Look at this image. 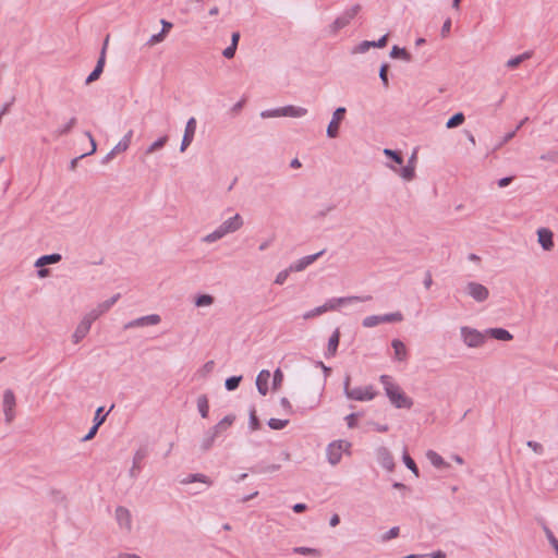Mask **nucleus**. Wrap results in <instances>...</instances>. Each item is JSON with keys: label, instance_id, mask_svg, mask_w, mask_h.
<instances>
[{"label": "nucleus", "instance_id": "60", "mask_svg": "<svg viewBox=\"0 0 558 558\" xmlns=\"http://www.w3.org/2000/svg\"><path fill=\"white\" fill-rule=\"evenodd\" d=\"M262 118H276L283 117L281 114V108L265 110L260 113Z\"/></svg>", "mask_w": 558, "mask_h": 558}, {"label": "nucleus", "instance_id": "18", "mask_svg": "<svg viewBox=\"0 0 558 558\" xmlns=\"http://www.w3.org/2000/svg\"><path fill=\"white\" fill-rule=\"evenodd\" d=\"M376 457L378 463L387 471L391 472L395 469V460L388 448L379 447L376 450Z\"/></svg>", "mask_w": 558, "mask_h": 558}, {"label": "nucleus", "instance_id": "63", "mask_svg": "<svg viewBox=\"0 0 558 558\" xmlns=\"http://www.w3.org/2000/svg\"><path fill=\"white\" fill-rule=\"evenodd\" d=\"M236 47L235 46H228L226 49H223L222 51V56L226 58V59H232L234 56H235V52H236Z\"/></svg>", "mask_w": 558, "mask_h": 558}, {"label": "nucleus", "instance_id": "27", "mask_svg": "<svg viewBox=\"0 0 558 558\" xmlns=\"http://www.w3.org/2000/svg\"><path fill=\"white\" fill-rule=\"evenodd\" d=\"M307 113V109L303 107H296L293 105H288L284 107H281V114L283 117H291V118H301Z\"/></svg>", "mask_w": 558, "mask_h": 558}, {"label": "nucleus", "instance_id": "23", "mask_svg": "<svg viewBox=\"0 0 558 558\" xmlns=\"http://www.w3.org/2000/svg\"><path fill=\"white\" fill-rule=\"evenodd\" d=\"M486 336H489L499 341H510L513 339V336L505 328L496 327L488 328L485 330Z\"/></svg>", "mask_w": 558, "mask_h": 558}, {"label": "nucleus", "instance_id": "42", "mask_svg": "<svg viewBox=\"0 0 558 558\" xmlns=\"http://www.w3.org/2000/svg\"><path fill=\"white\" fill-rule=\"evenodd\" d=\"M120 296V293H117L112 295L110 299L99 303L97 306L99 308V312L102 314L107 313L118 302Z\"/></svg>", "mask_w": 558, "mask_h": 558}, {"label": "nucleus", "instance_id": "11", "mask_svg": "<svg viewBox=\"0 0 558 558\" xmlns=\"http://www.w3.org/2000/svg\"><path fill=\"white\" fill-rule=\"evenodd\" d=\"M108 39L109 38L107 37L102 45L99 58L97 60V63H96L94 70L89 73V75L85 80L86 85H89L93 82L97 81L104 72V68L106 64V50H107Z\"/></svg>", "mask_w": 558, "mask_h": 558}, {"label": "nucleus", "instance_id": "30", "mask_svg": "<svg viewBox=\"0 0 558 558\" xmlns=\"http://www.w3.org/2000/svg\"><path fill=\"white\" fill-rule=\"evenodd\" d=\"M426 458L437 469H445L449 466L444 458L434 450H428L426 452Z\"/></svg>", "mask_w": 558, "mask_h": 558}, {"label": "nucleus", "instance_id": "36", "mask_svg": "<svg viewBox=\"0 0 558 558\" xmlns=\"http://www.w3.org/2000/svg\"><path fill=\"white\" fill-rule=\"evenodd\" d=\"M132 136H133V131L130 130L123 137L122 140L113 147L114 150L120 154V153H123L129 147H130V144H131V141H132Z\"/></svg>", "mask_w": 558, "mask_h": 558}, {"label": "nucleus", "instance_id": "39", "mask_svg": "<svg viewBox=\"0 0 558 558\" xmlns=\"http://www.w3.org/2000/svg\"><path fill=\"white\" fill-rule=\"evenodd\" d=\"M195 482H201L208 485L211 484L209 477L201 473L190 474L181 481L182 484H191Z\"/></svg>", "mask_w": 558, "mask_h": 558}, {"label": "nucleus", "instance_id": "55", "mask_svg": "<svg viewBox=\"0 0 558 558\" xmlns=\"http://www.w3.org/2000/svg\"><path fill=\"white\" fill-rule=\"evenodd\" d=\"M290 272H293V270H290V267L287 269L281 270L275 279L276 284H283L286 280L288 279Z\"/></svg>", "mask_w": 558, "mask_h": 558}, {"label": "nucleus", "instance_id": "38", "mask_svg": "<svg viewBox=\"0 0 558 558\" xmlns=\"http://www.w3.org/2000/svg\"><path fill=\"white\" fill-rule=\"evenodd\" d=\"M402 461L404 463V465L416 476L418 477L420 476V470L415 463V461L410 457V454L408 453L407 449L403 451V454H402Z\"/></svg>", "mask_w": 558, "mask_h": 558}, {"label": "nucleus", "instance_id": "48", "mask_svg": "<svg viewBox=\"0 0 558 558\" xmlns=\"http://www.w3.org/2000/svg\"><path fill=\"white\" fill-rule=\"evenodd\" d=\"M283 377V373L279 367L275 369L272 375V390H278L281 387Z\"/></svg>", "mask_w": 558, "mask_h": 558}, {"label": "nucleus", "instance_id": "45", "mask_svg": "<svg viewBox=\"0 0 558 558\" xmlns=\"http://www.w3.org/2000/svg\"><path fill=\"white\" fill-rule=\"evenodd\" d=\"M242 378L243 377L241 375L228 377L225 381V388L228 391L235 390L239 387L240 383L242 381Z\"/></svg>", "mask_w": 558, "mask_h": 558}, {"label": "nucleus", "instance_id": "61", "mask_svg": "<svg viewBox=\"0 0 558 558\" xmlns=\"http://www.w3.org/2000/svg\"><path fill=\"white\" fill-rule=\"evenodd\" d=\"M526 445L537 454H542L544 452V447L537 441L529 440Z\"/></svg>", "mask_w": 558, "mask_h": 558}, {"label": "nucleus", "instance_id": "10", "mask_svg": "<svg viewBox=\"0 0 558 558\" xmlns=\"http://www.w3.org/2000/svg\"><path fill=\"white\" fill-rule=\"evenodd\" d=\"M417 161L416 150L409 157L408 163L398 169L395 166H389L393 171L398 172L405 181H412L415 178V165Z\"/></svg>", "mask_w": 558, "mask_h": 558}, {"label": "nucleus", "instance_id": "52", "mask_svg": "<svg viewBox=\"0 0 558 558\" xmlns=\"http://www.w3.org/2000/svg\"><path fill=\"white\" fill-rule=\"evenodd\" d=\"M324 313H326V312H325V308H324V306H323V305H320V306H317V307H315V308H313V310H311V311H308V312L304 313L303 318H304V319H311V318H314V317H316V316H319V315H322V314H324Z\"/></svg>", "mask_w": 558, "mask_h": 558}, {"label": "nucleus", "instance_id": "17", "mask_svg": "<svg viewBox=\"0 0 558 558\" xmlns=\"http://www.w3.org/2000/svg\"><path fill=\"white\" fill-rule=\"evenodd\" d=\"M148 456L146 447H141L136 450L133 457V464L129 471V475L132 478H136L142 470V461Z\"/></svg>", "mask_w": 558, "mask_h": 558}, {"label": "nucleus", "instance_id": "62", "mask_svg": "<svg viewBox=\"0 0 558 558\" xmlns=\"http://www.w3.org/2000/svg\"><path fill=\"white\" fill-rule=\"evenodd\" d=\"M98 429H99V426H97L96 424H93V426L89 428L88 433L82 438V441H87V440L93 439L96 436Z\"/></svg>", "mask_w": 558, "mask_h": 558}, {"label": "nucleus", "instance_id": "31", "mask_svg": "<svg viewBox=\"0 0 558 558\" xmlns=\"http://www.w3.org/2000/svg\"><path fill=\"white\" fill-rule=\"evenodd\" d=\"M389 56L392 59H402L407 62H410L412 60L411 53L403 47H399L397 45L392 46Z\"/></svg>", "mask_w": 558, "mask_h": 558}, {"label": "nucleus", "instance_id": "54", "mask_svg": "<svg viewBox=\"0 0 558 558\" xmlns=\"http://www.w3.org/2000/svg\"><path fill=\"white\" fill-rule=\"evenodd\" d=\"M102 313L99 312V308H93L90 312H88L83 320H87L89 325H92L99 316H101Z\"/></svg>", "mask_w": 558, "mask_h": 558}, {"label": "nucleus", "instance_id": "29", "mask_svg": "<svg viewBox=\"0 0 558 558\" xmlns=\"http://www.w3.org/2000/svg\"><path fill=\"white\" fill-rule=\"evenodd\" d=\"M169 141V136L168 135H162L160 136L159 138H157L155 142H153L144 151V156H147V155H150V154H154L160 149H162L166 144L168 143Z\"/></svg>", "mask_w": 558, "mask_h": 558}, {"label": "nucleus", "instance_id": "8", "mask_svg": "<svg viewBox=\"0 0 558 558\" xmlns=\"http://www.w3.org/2000/svg\"><path fill=\"white\" fill-rule=\"evenodd\" d=\"M345 113H347V109L344 107H338L333 111L331 121L329 122L327 130H326V135L329 138H337L339 136L340 123L344 119Z\"/></svg>", "mask_w": 558, "mask_h": 558}, {"label": "nucleus", "instance_id": "53", "mask_svg": "<svg viewBox=\"0 0 558 558\" xmlns=\"http://www.w3.org/2000/svg\"><path fill=\"white\" fill-rule=\"evenodd\" d=\"M541 160L558 163V150H549L539 157Z\"/></svg>", "mask_w": 558, "mask_h": 558}, {"label": "nucleus", "instance_id": "46", "mask_svg": "<svg viewBox=\"0 0 558 558\" xmlns=\"http://www.w3.org/2000/svg\"><path fill=\"white\" fill-rule=\"evenodd\" d=\"M289 424V420L270 418L267 425L275 430L283 429Z\"/></svg>", "mask_w": 558, "mask_h": 558}, {"label": "nucleus", "instance_id": "49", "mask_svg": "<svg viewBox=\"0 0 558 558\" xmlns=\"http://www.w3.org/2000/svg\"><path fill=\"white\" fill-rule=\"evenodd\" d=\"M388 71H389V64L383 63L379 68V78L385 88L389 87Z\"/></svg>", "mask_w": 558, "mask_h": 558}, {"label": "nucleus", "instance_id": "59", "mask_svg": "<svg viewBox=\"0 0 558 558\" xmlns=\"http://www.w3.org/2000/svg\"><path fill=\"white\" fill-rule=\"evenodd\" d=\"M360 417V413H351L345 416V421L349 428H354L357 426V421Z\"/></svg>", "mask_w": 558, "mask_h": 558}, {"label": "nucleus", "instance_id": "13", "mask_svg": "<svg viewBox=\"0 0 558 558\" xmlns=\"http://www.w3.org/2000/svg\"><path fill=\"white\" fill-rule=\"evenodd\" d=\"M388 34H385L377 40H363L353 48L352 53H365L371 48H384L388 44Z\"/></svg>", "mask_w": 558, "mask_h": 558}, {"label": "nucleus", "instance_id": "44", "mask_svg": "<svg viewBox=\"0 0 558 558\" xmlns=\"http://www.w3.org/2000/svg\"><path fill=\"white\" fill-rule=\"evenodd\" d=\"M215 302V298L207 293L198 294L195 298V305L197 307L209 306Z\"/></svg>", "mask_w": 558, "mask_h": 558}, {"label": "nucleus", "instance_id": "20", "mask_svg": "<svg viewBox=\"0 0 558 558\" xmlns=\"http://www.w3.org/2000/svg\"><path fill=\"white\" fill-rule=\"evenodd\" d=\"M340 336L341 335L339 328H336V330L331 333L328 340L327 350L325 351V357L329 359L337 354L340 342Z\"/></svg>", "mask_w": 558, "mask_h": 558}, {"label": "nucleus", "instance_id": "32", "mask_svg": "<svg viewBox=\"0 0 558 558\" xmlns=\"http://www.w3.org/2000/svg\"><path fill=\"white\" fill-rule=\"evenodd\" d=\"M197 409L203 418H207L209 414V401L206 395L197 398Z\"/></svg>", "mask_w": 558, "mask_h": 558}, {"label": "nucleus", "instance_id": "6", "mask_svg": "<svg viewBox=\"0 0 558 558\" xmlns=\"http://www.w3.org/2000/svg\"><path fill=\"white\" fill-rule=\"evenodd\" d=\"M403 320L401 312L388 313L384 315H371L363 319L362 325L366 328L375 327L381 323H399Z\"/></svg>", "mask_w": 558, "mask_h": 558}, {"label": "nucleus", "instance_id": "56", "mask_svg": "<svg viewBox=\"0 0 558 558\" xmlns=\"http://www.w3.org/2000/svg\"><path fill=\"white\" fill-rule=\"evenodd\" d=\"M545 533H546L548 542L550 543V545L553 546V548L555 549V551L558 556V539L556 538L554 533L548 527H545Z\"/></svg>", "mask_w": 558, "mask_h": 558}, {"label": "nucleus", "instance_id": "64", "mask_svg": "<svg viewBox=\"0 0 558 558\" xmlns=\"http://www.w3.org/2000/svg\"><path fill=\"white\" fill-rule=\"evenodd\" d=\"M280 404L281 407L283 408V410L288 413V414H292L294 411H293V408H292V404L290 403V401L286 398V397H282L280 399Z\"/></svg>", "mask_w": 558, "mask_h": 558}, {"label": "nucleus", "instance_id": "41", "mask_svg": "<svg viewBox=\"0 0 558 558\" xmlns=\"http://www.w3.org/2000/svg\"><path fill=\"white\" fill-rule=\"evenodd\" d=\"M464 120H465V117H464L463 112H457L448 119V121L446 123V128L447 129L458 128L464 122Z\"/></svg>", "mask_w": 558, "mask_h": 558}, {"label": "nucleus", "instance_id": "37", "mask_svg": "<svg viewBox=\"0 0 558 558\" xmlns=\"http://www.w3.org/2000/svg\"><path fill=\"white\" fill-rule=\"evenodd\" d=\"M217 436L214 435V433L208 429L206 433H205V436L202 440V444H201V449L203 452H207L208 450L211 449L215 440H216Z\"/></svg>", "mask_w": 558, "mask_h": 558}, {"label": "nucleus", "instance_id": "5", "mask_svg": "<svg viewBox=\"0 0 558 558\" xmlns=\"http://www.w3.org/2000/svg\"><path fill=\"white\" fill-rule=\"evenodd\" d=\"M460 332H461L463 342L469 348H478L484 344L485 339H486L485 332L483 333V332L478 331L477 329H474V328H471L468 326L461 327Z\"/></svg>", "mask_w": 558, "mask_h": 558}, {"label": "nucleus", "instance_id": "15", "mask_svg": "<svg viewBox=\"0 0 558 558\" xmlns=\"http://www.w3.org/2000/svg\"><path fill=\"white\" fill-rule=\"evenodd\" d=\"M15 395L11 389L4 390L3 393V412L5 421L11 423L14 418Z\"/></svg>", "mask_w": 558, "mask_h": 558}, {"label": "nucleus", "instance_id": "58", "mask_svg": "<svg viewBox=\"0 0 558 558\" xmlns=\"http://www.w3.org/2000/svg\"><path fill=\"white\" fill-rule=\"evenodd\" d=\"M166 37L167 36L165 35V33H161V32H159L157 34H154L148 39L147 45L148 46H154L156 44H159V43L163 41Z\"/></svg>", "mask_w": 558, "mask_h": 558}, {"label": "nucleus", "instance_id": "40", "mask_svg": "<svg viewBox=\"0 0 558 558\" xmlns=\"http://www.w3.org/2000/svg\"><path fill=\"white\" fill-rule=\"evenodd\" d=\"M384 155L390 159L392 162L399 165V166H402L403 165V156L401 154V151L399 150H393V149H390V148H385L384 149Z\"/></svg>", "mask_w": 558, "mask_h": 558}, {"label": "nucleus", "instance_id": "21", "mask_svg": "<svg viewBox=\"0 0 558 558\" xmlns=\"http://www.w3.org/2000/svg\"><path fill=\"white\" fill-rule=\"evenodd\" d=\"M116 519L121 527H125L128 531L131 530L132 521H131V513L130 511L124 507H118L116 509Z\"/></svg>", "mask_w": 558, "mask_h": 558}, {"label": "nucleus", "instance_id": "57", "mask_svg": "<svg viewBox=\"0 0 558 558\" xmlns=\"http://www.w3.org/2000/svg\"><path fill=\"white\" fill-rule=\"evenodd\" d=\"M279 469H280V464H270L267 466H256V469H252V472L267 473V472H276Z\"/></svg>", "mask_w": 558, "mask_h": 558}, {"label": "nucleus", "instance_id": "51", "mask_svg": "<svg viewBox=\"0 0 558 558\" xmlns=\"http://www.w3.org/2000/svg\"><path fill=\"white\" fill-rule=\"evenodd\" d=\"M76 124V118H71L70 121L57 131L59 136L66 135L71 132L72 128Z\"/></svg>", "mask_w": 558, "mask_h": 558}, {"label": "nucleus", "instance_id": "4", "mask_svg": "<svg viewBox=\"0 0 558 558\" xmlns=\"http://www.w3.org/2000/svg\"><path fill=\"white\" fill-rule=\"evenodd\" d=\"M351 444L347 440H335L330 442L326 449L328 462L336 465L340 462L342 453L348 451Z\"/></svg>", "mask_w": 558, "mask_h": 558}, {"label": "nucleus", "instance_id": "25", "mask_svg": "<svg viewBox=\"0 0 558 558\" xmlns=\"http://www.w3.org/2000/svg\"><path fill=\"white\" fill-rule=\"evenodd\" d=\"M391 347L395 351V360L397 361H405L408 357V351L405 344L400 339H393L391 341Z\"/></svg>", "mask_w": 558, "mask_h": 558}, {"label": "nucleus", "instance_id": "9", "mask_svg": "<svg viewBox=\"0 0 558 558\" xmlns=\"http://www.w3.org/2000/svg\"><path fill=\"white\" fill-rule=\"evenodd\" d=\"M372 300L371 295L365 296H343V298H332L328 300L323 306L325 312L337 310L341 305L351 304L354 302H365Z\"/></svg>", "mask_w": 558, "mask_h": 558}, {"label": "nucleus", "instance_id": "14", "mask_svg": "<svg viewBox=\"0 0 558 558\" xmlns=\"http://www.w3.org/2000/svg\"><path fill=\"white\" fill-rule=\"evenodd\" d=\"M161 318L158 314H150L130 320L124 325V329L154 326L160 323Z\"/></svg>", "mask_w": 558, "mask_h": 558}, {"label": "nucleus", "instance_id": "34", "mask_svg": "<svg viewBox=\"0 0 558 558\" xmlns=\"http://www.w3.org/2000/svg\"><path fill=\"white\" fill-rule=\"evenodd\" d=\"M292 553L295 555H304V556H314V557L322 556V551L319 549L312 548V547H305V546L293 547Z\"/></svg>", "mask_w": 558, "mask_h": 558}, {"label": "nucleus", "instance_id": "22", "mask_svg": "<svg viewBox=\"0 0 558 558\" xmlns=\"http://www.w3.org/2000/svg\"><path fill=\"white\" fill-rule=\"evenodd\" d=\"M269 378H270V372L267 369L260 371L256 377V388L262 396H266L268 393Z\"/></svg>", "mask_w": 558, "mask_h": 558}, {"label": "nucleus", "instance_id": "1", "mask_svg": "<svg viewBox=\"0 0 558 558\" xmlns=\"http://www.w3.org/2000/svg\"><path fill=\"white\" fill-rule=\"evenodd\" d=\"M379 380L384 386L386 396L395 408L411 409L413 407V400L404 393L399 385L392 381L391 376L381 375Z\"/></svg>", "mask_w": 558, "mask_h": 558}, {"label": "nucleus", "instance_id": "43", "mask_svg": "<svg viewBox=\"0 0 558 558\" xmlns=\"http://www.w3.org/2000/svg\"><path fill=\"white\" fill-rule=\"evenodd\" d=\"M196 125H197L196 119L194 117H191L185 124L183 137L194 140L195 132H196Z\"/></svg>", "mask_w": 558, "mask_h": 558}, {"label": "nucleus", "instance_id": "28", "mask_svg": "<svg viewBox=\"0 0 558 558\" xmlns=\"http://www.w3.org/2000/svg\"><path fill=\"white\" fill-rule=\"evenodd\" d=\"M90 327L92 325H89L87 320L82 319L73 333L74 343H78L82 339H84L89 332Z\"/></svg>", "mask_w": 558, "mask_h": 558}, {"label": "nucleus", "instance_id": "16", "mask_svg": "<svg viewBox=\"0 0 558 558\" xmlns=\"http://www.w3.org/2000/svg\"><path fill=\"white\" fill-rule=\"evenodd\" d=\"M326 250H322L315 254L304 256L300 259H298L295 263L290 265V270H293V272H299L304 270L306 267L312 265L315 260H317L320 256L325 254Z\"/></svg>", "mask_w": 558, "mask_h": 558}, {"label": "nucleus", "instance_id": "33", "mask_svg": "<svg viewBox=\"0 0 558 558\" xmlns=\"http://www.w3.org/2000/svg\"><path fill=\"white\" fill-rule=\"evenodd\" d=\"M532 57V51H525L519 56H515L513 58H510L508 61H507V66L509 69H515L518 68L522 62H524L525 60L530 59Z\"/></svg>", "mask_w": 558, "mask_h": 558}, {"label": "nucleus", "instance_id": "35", "mask_svg": "<svg viewBox=\"0 0 558 558\" xmlns=\"http://www.w3.org/2000/svg\"><path fill=\"white\" fill-rule=\"evenodd\" d=\"M113 408H114V404H112V405L110 407V409H109L107 412L105 411V408H104V407H99V408H97V410H96V412H95V416H94V421H93V423L100 427V426L105 423V421H106V418H107L108 414L110 413V411H111Z\"/></svg>", "mask_w": 558, "mask_h": 558}, {"label": "nucleus", "instance_id": "50", "mask_svg": "<svg viewBox=\"0 0 558 558\" xmlns=\"http://www.w3.org/2000/svg\"><path fill=\"white\" fill-rule=\"evenodd\" d=\"M400 529L399 526H392L389 531H387L385 534L381 535V542L386 543L392 538H396L399 536Z\"/></svg>", "mask_w": 558, "mask_h": 558}, {"label": "nucleus", "instance_id": "3", "mask_svg": "<svg viewBox=\"0 0 558 558\" xmlns=\"http://www.w3.org/2000/svg\"><path fill=\"white\" fill-rule=\"evenodd\" d=\"M351 377L347 375L343 383V391L348 399L355 401H369L373 400L377 392L373 386L350 388Z\"/></svg>", "mask_w": 558, "mask_h": 558}, {"label": "nucleus", "instance_id": "2", "mask_svg": "<svg viewBox=\"0 0 558 558\" xmlns=\"http://www.w3.org/2000/svg\"><path fill=\"white\" fill-rule=\"evenodd\" d=\"M243 225V219L239 214H235L233 217L227 219L223 221L216 230H214L211 233L207 234L203 240L207 243H213L228 233L235 232L239 230Z\"/></svg>", "mask_w": 558, "mask_h": 558}, {"label": "nucleus", "instance_id": "26", "mask_svg": "<svg viewBox=\"0 0 558 558\" xmlns=\"http://www.w3.org/2000/svg\"><path fill=\"white\" fill-rule=\"evenodd\" d=\"M61 259H62V256L59 253H52V254L43 255L39 258H37V260L35 262V267L36 268H41V267H45L47 265L57 264Z\"/></svg>", "mask_w": 558, "mask_h": 558}, {"label": "nucleus", "instance_id": "47", "mask_svg": "<svg viewBox=\"0 0 558 558\" xmlns=\"http://www.w3.org/2000/svg\"><path fill=\"white\" fill-rule=\"evenodd\" d=\"M248 427L252 430H257V429H259L262 427L260 421L257 417L256 411H255L254 408H252L251 411H250Z\"/></svg>", "mask_w": 558, "mask_h": 558}, {"label": "nucleus", "instance_id": "24", "mask_svg": "<svg viewBox=\"0 0 558 558\" xmlns=\"http://www.w3.org/2000/svg\"><path fill=\"white\" fill-rule=\"evenodd\" d=\"M235 421V415L229 414L226 415L221 421H219L214 427L209 428L214 435L217 437L226 432Z\"/></svg>", "mask_w": 558, "mask_h": 558}, {"label": "nucleus", "instance_id": "12", "mask_svg": "<svg viewBox=\"0 0 558 558\" xmlns=\"http://www.w3.org/2000/svg\"><path fill=\"white\" fill-rule=\"evenodd\" d=\"M465 291L476 302H484L489 296L488 289L485 286L474 281H471L466 284Z\"/></svg>", "mask_w": 558, "mask_h": 558}, {"label": "nucleus", "instance_id": "7", "mask_svg": "<svg viewBox=\"0 0 558 558\" xmlns=\"http://www.w3.org/2000/svg\"><path fill=\"white\" fill-rule=\"evenodd\" d=\"M361 11L360 4H354L347 9L340 16H338L330 25V32L337 34L340 29L345 27Z\"/></svg>", "mask_w": 558, "mask_h": 558}, {"label": "nucleus", "instance_id": "19", "mask_svg": "<svg viewBox=\"0 0 558 558\" xmlns=\"http://www.w3.org/2000/svg\"><path fill=\"white\" fill-rule=\"evenodd\" d=\"M537 241L544 251H551L555 246L554 233L548 228H539L537 230Z\"/></svg>", "mask_w": 558, "mask_h": 558}]
</instances>
